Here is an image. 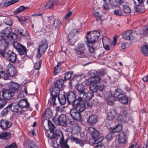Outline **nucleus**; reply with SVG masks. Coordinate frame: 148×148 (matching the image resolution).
Returning a JSON list of instances; mask_svg holds the SVG:
<instances>
[{
    "mask_svg": "<svg viewBox=\"0 0 148 148\" xmlns=\"http://www.w3.org/2000/svg\"><path fill=\"white\" fill-rule=\"evenodd\" d=\"M76 88L78 91L77 101L83 100L87 101L92 99V94L90 93L89 91H84L85 86L83 84H77Z\"/></svg>",
    "mask_w": 148,
    "mask_h": 148,
    "instance_id": "1",
    "label": "nucleus"
},
{
    "mask_svg": "<svg viewBox=\"0 0 148 148\" xmlns=\"http://www.w3.org/2000/svg\"><path fill=\"white\" fill-rule=\"evenodd\" d=\"M74 51L75 53L80 58H85L88 56L86 47L85 43L83 42L78 43L74 49Z\"/></svg>",
    "mask_w": 148,
    "mask_h": 148,
    "instance_id": "2",
    "label": "nucleus"
},
{
    "mask_svg": "<svg viewBox=\"0 0 148 148\" xmlns=\"http://www.w3.org/2000/svg\"><path fill=\"white\" fill-rule=\"evenodd\" d=\"M90 130H92L91 135L92 138L89 139V142L91 145L95 144L96 143L100 142L103 139L104 137L100 134L99 132L93 127H91Z\"/></svg>",
    "mask_w": 148,
    "mask_h": 148,
    "instance_id": "3",
    "label": "nucleus"
},
{
    "mask_svg": "<svg viewBox=\"0 0 148 148\" xmlns=\"http://www.w3.org/2000/svg\"><path fill=\"white\" fill-rule=\"evenodd\" d=\"M100 36V33L97 30L95 31L92 32L90 31L88 32L86 36V43L88 44H94Z\"/></svg>",
    "mask_w": 148,
    "mask_h": 148,
    "instance_id": "4",
    "label": "nucleus"
},
{
    "mask_svg": "<svg viewBox=\"0 0 148 148\" xmlns=\"http://www.w3.org/2000/svg\"><path fill=\"white\" fill-rule=\"evenodd\" d=\"M114 96L115 97H117L119 101L123 104H126L128 103V97L120 89L115 90Z\"/></svg>",
    "mask_w": 148,
    "mask_h": 148,
    "instance_id": "5",
    "label": "nucleus"
},
{
    "mask_svg": "<svg viewBox=\"0 0 148 148\" xmlns=\"http://www.w3.org/2000/svg\"><path fill=\"white\" fill-rule=\"evenodd\" d=\"M67 100L69 104H72L73 107L76 103L78 102V106L81 103L82 100L77 101V98H76L75 93L73 91H71L66 94Z\"/></svg>",
    "mask_w": 148,
    "mask_h": 148,
    "instance_id": "6",
    "label": "nucleus"
},
{
    "mask_svg": "<svg viewBox=\"0 0 148 148\" xmlns=\"http://www.w3.org/2000/svg\"><path fill=\"white\" fill-rule=\"evenodd\" d=\"M77 103H76L73 107L74 108L71 110L70 112V115L73 119L75 120L82 121V117L80 113L78 112L79 110L77 109V108L79 107L78 106Z\"/></svg>",
    "mask_w": 148,
    "mask_h": 148,
    "instance_id": "7",
    "label": "nucleus"
},
{
    "mask_svg": "<svg viewBox=\"0 0 148 148\" xmlns=\"http://www.w3.org/2000/svg\"><path fill=\"white\" fill-rule=\"evenodd\" d=\"M64 85V81L60 79L57 80L54 84V88L52 91L53 95H59L60 90Z\"/></svg>",
    "mask_w": 148,
    "mask_h": 148,
    "instance_id": "8",
    "label": "nucleus"
},
{
    "mask_svg": "<svg viewBox=\"0 0 148 148\" xmlns=\"http://www.w3.org/2000/svg\"><path fill=\"white\" fill-rule=\"evenodd\" d=\"M14 48L17 50L19 54L22 56L26 55L27 51L26 47L17 42H14L13 43Z\"/></svg>",
    "mask_w": 148,
    "mask_h": 148,
    "instance_id": "9",
    "label": "nucleus"
},
{
    "mask_svg": "<svg viewBox=\"0 0 148 148\" xmlns=\"http://www.w3.org/2000/svg\"><path fill=\"white\" fill-rule=\"evenodd\" d=\"M90 99L88 100H83L81 103L79 104V107L77 108V109L79 110L80 112H83L86 108H90L92 106V103Z\"/></svg>",
    "mask_w": 148,
    "mask_h": 148,
    "instance_id": "10",
    "label": "nucleus"
},
{
    "mask_svg": "<svg viewBox=\"0 0 148 148\" xmlns=\"http://www.w3.org/2000/svg\"><path fill=\"white\" fill-rule=\"evenodd\" d=\"M41 43V45L39 46L38 50V53L37 54V56L39 57H40L41 55L43 54L45 52L48 47V43L45 39L42 40Z\"/></svg>",
    "mask_w": 148,
    "mask_h": 148,
    "instance_id": "11",
    "label": "nucleus"
},
{
    "mask_svg": "<svg viewBox=\"0 0 148 148\" xmlns=\"http://www.w3.org/2000/svg\"><path fill=\"white\" fill-rule=\"evenodd\" d=\"M8 45V43L5 40H0V54L3 58H4L5 57V51Z\"/></svg>",
    "mask_w": 148,
    "mask_h": 148,
    "instance_id": "12",
    "label": "nucleus"
},
{
    "mask_svg": "<svg viewBox=\"0 0 148 148\" xmlns=\"http://www.w3.org/2000/svg\"><path fill=\"white\" fill-rule=\"evenodd\" d=\"M5 54L6 56L5 58H6L8 61L12 63L16 62L17 59V55L13 51L8 50Z\"/></svg>",
    "mask_w": 148,
    "mask_h": 148,
    "instance_id": "13",
    "label": "nucleus"
},
{
    "mask_svg": "<svg viewBox=\"0 0 148 148\" xmlns=\"http://www.w3.org/2000/svg\"><path fill=\"white\" fill-rule=\"evenodd\" d=\"M136 35V32L129 30L124 32L122 34V36L125 40H133L135 37Z\"/></svg>",
    "mask_w": 148,
    "mask_h": 148,
    "instance_id": "14",
    "label": "nucleus"
},
{
    "mask_svg": "<svg viewBox=\"0 0 148 148\" xmlns=\"http://www.w3.org/2000/svg\"><path fill=\"white\" fill-rule=\"evenodd\" d=\"M7 72L10 77H13L17 75V71L16 68L14 65L10 63L7 66Z\"/></svg>",
    "mask_w": 148,
    "mask_h": 148,
    "instance_id": "15",
    "label": "nucleus"
},
{
    "mask_svg": "<svg viewBox=\"0 0 148 148\" xmlns=\"http://www.w3.org/2000/svg\"><path fill=\"white\" fill-rule=\"evenodd\" d=\"M14 93L9 90H4L2 94V96L5 99L9 100L12 99L14 96Z\"/></svg>",
    "mask_w": 148,
    "mask_h": 148,
    "instance_id": "16",
    "label": "nucleus"
},
{
    "mask_svg": "<svg viewBox=\"0 0 148 148\" xmlns=\"http://www.w3.org/2000/svg\"><path fill=\"white\" fill-rule=\"evenodd\" d=\"M101 81V78L99 76L96 77H91L86 81V84L87 85L91 84H97Z\"/></svg>",
    "mask_w": 148,
    "mask_h": 148,
    "instance_id": "17",
    "label": "nucleus"
},
{
    "mask_svg": "<svg viewBox=\"0 0 148 148\" xmlns=\"http://www.w3.org/2000/svg\"><path fill=\"white\" fill-rule=\"evenodd\" d=\"M12 125L11 122L6 119H3L0 121V127L3 130H5L10 127Z\"/></svg>",
    "mask_w": 148,
    "mask_h": 148,
    "instance_id": "18",
    "label": "nucleus"
},
{
    "mask_svg": "<svg viewBox=\"0 0 148 148\" xmlns=\"http://www.w3.org/2000/svg\"><path fill=\"white\" fill-rule=\"evenodd\" d=\"M118 136L119 137L118 141L120 145H123L126 143L127 141V137L124 132L118 134Z\"/></svg>",
    "mask_w": 148,
    "mask_h": 148,
    "instance_id": "19",
    "label": "nucleus"
},
{
    "mask_svg": "<svg viewBox=\"0 0 148 148\" xmlns=\"http://www.w3.org/2000/svg\"><path fill=\"white\" fill-rule=\"evenodd\" d=\"M12 31L11 28L10 27H7L2 31L0 33V36L1 38H3L9 35V34Z\"/></svg>",
    "mask_w": 148,
    "mask_h": 148,
    "instance_id": "20",
    "label": "nucleus"
},
{
    "mask_svg": "<svg viewBox=\"0 0 148 148\" xmlns=\"http://www.w3.org/2000/svg\"><path fill=\"white\" fill-rule=\"evenodd\" d=\"M58 2L54 0H49L44 6V8L45 10L48 9H52L54 6L57 5Z\"/></svg>",
    "mask_w": 148,
    "mask_h": 148,
    "instance_id": "21",
    "label": "nucleus"
},
{
    "mask_svg": "<svg viewBox=\"0 0 148 148\" xmlns=\"http://www.w3.org/2000/svg\"><path fill=\"white\" fill-rule=\"evenodd\" d=\"M97 117L96 115L93 114L89 117L87 121L90 125H92L97 122Z\"/></svg>",
    "mask_w": 148,
    "mask_h": 148,
    "instance_id": "22",
    "label": "nucleus"
},
{
    "mask_svg": "<svg viewBox=\"0 0 148 148\" xmlns=\"http://www.w3.org/2000/svg\"><path fill=\"white\" fill-rule=\"evenodd\" d=\"M12 106L13 107V109L12 111L14 112H15L18 115H20L22 113V107H21L19 105L17 104H12Z\"/></svg>",
    "mask_w": 148,
    "mask_h": 148,
    "instance_id": "23",
    "label": "nucleus"
},
{
    "mask_svg": "<svg viewBox=\"0 0 148 148\" xmlns=\"http://www.w3.org/2000/svg\"><path fill=\"white\" fill-rule=\"evenodd\" d=\"M133 1L134 4L136 5L135 8V10L136 12L140 13H142L145 11V9L144 6L141 5H137L134 0H133Z\"/></svg>",
    "mask_w": 148,
    "mask_h": 148,
    "instance_id": "24",
    "label": "nucleus"
},
{
    "mask_svg": "<svg viewBox=\"0 0 148 148\" xmlns=\"http://www.w3.org/2000/svg\"><path fill=\"white\" fill-rule=\"evenodd\" d=\"M25 145L26 148H38L36 143L30 139L26 141Z\"/></svg>",
    "mask_w": 148,
    "mask_h": 148,
    "instance_id": "25",
    "label": "nucleus"
},
{
    "mask_svg": "<svg viewBox=\"0 0 148 148\" xmlns=\"http://www.w3.org/2000/svg\"><path fill=\"white\" fill-rule=\"evenodd\" d=\"M15 31L18 33L20 35L23 36H26L29 35L27 31L24 29H23L20 27H17L15 29Z\"/></svg>",
    "mask_w": 148,
    "mask_h": 148,
    "instance_id": "26",
    "label": "nucleus"
},
{
    "mask_svg": "<svg viewBox=\"0 0 148 148\" xmlns=\"http://www.w3.org/2000/svg\"><path fill=\"white\" fill-rule=\"evenodd\" d=\"M9 87L10 89L16 92L18 91L20 87V85L18 84L12 82H10L9 84Z\"/></svg>",
    "mask_w": 148,
    "mask_h": 148,
    "instance_id": "27",
    "label": "nucleus"
},
{
    "mask_svg": "<svg viewBox=\"0 0 148 148\" xmlns=\"http://www.w3.org/2000/svg\"><path fill=\"white\" fill-rule=\"evenodd\" d=\"M52 115V113L51 110L49 108L46 109L44 113L42 116V118L44 120H46L47 118H50L51 117Z\"/></svg>",
    "mask_w": 148,
    "mask_h": 148,
    "instance_id": "28",
    "label": "nucleus"
},
{
    "mask_svg": "<svg viewBox=\"0 0 148 148\" xmlns=\"http://www.w3.org/2000/svg\"><path fill=\"white\" fill-rule=\"evenodd\" d=\"M62 25L61 22L58 19H55L51 23L52 28L55 29H58Z\"/></svg>",
    "mask_w": 148,
    "mask_h": 148,
    "instance_id": "29",
    "label": "nucleus"
},
{
    "mask_svg": "<svg viewBox=\"0 0 148 148\" xmlns=\"http://www.w3.org/2000/svg\"><path fill=\"white\" fill-rule=\"evenodd\" d=\"M21 107L24 108L29 107V104L26 99H23L20 100L18 103Z\"/></svg>",
    "mask_w": 148,
    "mask_h": 148,
    "instance_id": "30",
    "label": "nucleus"
},
{
    "mask_svg": "<svg viewBox=\"0 0 148 148\" xmlns=\"http://www.w3.org/2000/svg\"><path fill=\"white\" fill-rule=\"evenodd\" d=\"M12 104L9 105L7 107L4 108L3 110L1 112V115L3 116H6L8 114L9 110L10 108H12Z\"/></svg>",
    "mask_w": 148,
    "mask_h": 148,
    "instance_id": "31",
    "label": "nucleus"
},
{
    "mask_svg": "<svg viewBox=\"0 0 148 148\" xmlns=\"http://www.w3.org/2000/svg\"><path fill=\"white\" fill-rule=\"evenodd\" d=\"M51 98H50L48 102L50 103V104L53 106H55L56 105V98L59 95H52V92L51 93Z\"/></svg>",
    "mask_w": 148,
    "mask_h": 148,
    "instance_id": "32",
    "label": "nucleus"
},
{
    "mask_svg": "<svg viewBox=\"0 0 148 148\" xmlns=\"http://www.w3.org/2000/svg\"><path fill=\"white\" fill-rule=\"evenodd\" d=\"M122 129V125L120 124H117L114 127L110 129L111 132L114 133L115 132H119Z\"/></svg>",
    "mask_w": 148,
    "mask_h": 148,
    "instance_id": "33",
    "label": "nucleus"
},
{
    "mask_svg": "<svg viewBox=\"0 0 148 148\" xmlns=\"http://www.w3.org/2000/svg\"><path fill=\"white\" fill-rule=\"evenodd\" d=\"M141 53L145 56H148V45H143L140 48Z\"/></svg>",
    "mask_w": 148,
    "mask_h": 148,
    "instance_id": "34",
    "label": "nucleus"
},
{
    "mask_svg": "<svg viewBox=\"0 0 148 148\" xmlns=\"http://www.w3.org/2000/svg\"><path fill=\"white\" fill-rule=\"evenodd\" d=\"M29 8V7L25 6H21L18 8L16 9L14 12L15 14H17L22 11H25L26 10Z\"/></svg>",
    "mask_w": 148,
    "mask_h": 148,
    "instance_id": "35",
    "label": "nucleus"
},
{
    "mask_svg": "<svg viewBox=\"0 0 148 148\" xmlns=\"http://www.w3.org/2000/svg\"><path fill=\"white\" fill-rule=\"evenodd\" d=\"M56 136L57 137L56 140H57L58 138H60V144L65 142L63 135L60 132H57L56 134Z\"/></svg>",
    "mask_w": 148,
    "mask_h": 148,
    "instance_id": "36",
    "label": "nucleus"
},
{
    "mask_svg": "<svg viewBox=\"0 0 148 148\" xmlns=\"http://www.w3.org/2000/svg\"><path fill=\"white\" fill-rule=\"evenodd\" d=\"M58 99L61 104L64 105L65 104L66 102V98L65 95H60L58 96Z\"/></svg>",
    "mask_w": 148,
    "mask_h": 148,
    "instance_id": "37",
    "label": "nucleus"
},
{
    "mask_svg": "<svg viewBox=\"0 0 148 148\" xmlns=\"http://www.w3.org/2000/svg\"><path fill=\"white\" fill-rule=\"evenodd\" d=\"M59 119L60 122V125H64L66 124V117L63 114H61L59 115Z\"/></svg>",
    "mask_w": 148,
    "mask_h": 148,
    "instance_id": "38",
    "label": "nucleus"
},
{
    "mask_svg": "<svg viewBox=\"0 0 148 148\" xmlns=\"http://www.w3.org/2000/svg\"><path fill=\"white\" fill-rule=\"evenodd\" d=\"M10 133L6 132H2L0 134V139H8L10 138Z\"/></svg>",
    "mask_w": 148,
    "mask_h": 148,
    "instance_id": "39",
    "label": "nucleus"
},
{
    "mask_svg": "<svg viewBox=\"0 0 148 148\" xmlns=\"http://www.w3.org/2000/svg\"><path fill=\"white\" fill-rule=\"evenodd\" d=\"M89 87L90 90L91 92L90 93H92L93 97V93L96 92L98 90L97 85V84H91Z\"/></svg>",
    "mask_w": 148,
    "mask_h": 148,
    "instance_id": "40",
    "label": "nucleus"
},
{
    "mask_svg": "<svg viewBox=\"0 0 148 148\" xmlns=\"http://www.w3.org/2000/svg\"><path fill=\"white\" fill-rule=\"evenodd\" d=\"M73 141L75 142L77 144H79L81 147H83L84 145V141L78 138L75 137L73 138Z\"/></svg>",
    "mask_w": 148,
    "mask_h": 148,
    "instance_id": "41",
    "label": "nucleus"
},
{
    "mask_svg": "<svg viewBox=\"0 0 148 148\" xmlns=\"http://www.w3.org/2000/svg\"><path fill=\"white\" fill-rule=\"evenodd\" d=\"M125 5H122L123 7V11L124 13L126 14L127 15H130L131 14V10L130 8Z\"/></svg>",
    "mask_w": 148,
    "mask_h": 148,
    "instance_id": "42",
    "label": "nucleus"
},
{
    "mask_svg": "<svg viewBox=\"0 0 148 148\" xmlns=\"http://www.w3.org/2000/svg\"><path fill=\"white\" fill-rule=\"evenodd\" d=\"M59 115L58 114H56L52 119V121L56 125H60V122L59 119Z\"/></svg>",
    "mask_w": 148,
    "mask_h": 148,
    "instance_id": "43",
    "label": "nucleus"
},
{
    "mask_svg": "<svg viewBox=\"0 0 148 148\" xmlns=\"http://www.w3.org/2000/svg\"><path fill=\"white\" fill-rule=\"evenodd\" d=\"M81 128L78 125H76L72 127V132L74 134H77L81 131Z\"/></svg>",
    "mask_w": 148,
    "mask_h": 148,
    "instance_id": "44",
    "label": "nucleus"
},
{
    "mask_svg": "<svg viewBox=\"0 0 148 148\" xmlns=\"http://www.w3.org/2000/svg\"><path fill=\"white\" fill-rule=\"evenodd\" d=\"M3 22L6 25L10 26L12 25V22L11 18L10 17H7L3 20Z\"/></svg>",
    "mask_w": 148,
    "mask_h": 148,
    "instance_id": "45",
    "label": "nucleus"
},
{
    "mask_svg": "<svg viewBox=\"0 0 148 148\" xmlns=\"http://www.w3.org/2000/svg\"><path fill=\"white\" fill-rule=\"evenodd\" d=\"M109 3L111 7L114 8L117 6V3L116 0H108Z\"/></svg>",
    "mask_w": 148,
    "mask_h": 148,
    "instance_id": "46",
    "label": "nucleus"
},
{
    "mask_svg": "<svg viewBox=\"0 0 148 148\" xmlns=\"http://www.w3.org/2000/svg\"><path fill=\"white\" fill-rule=\"evenodd\" d=\"M7 38L10 39L15 40L17 38V36L15 33L11 32Z\"/></svg>",
    "mask_w": 148,
    "mask_h": 148,
    "instance_id": "47",
    "label": "nucleus"
},
{
    "mask_svg": "<svg viewBox=\"0 0 148 148\" xmlns=\"http://www.w3.org/2000/svg\"><path fill=\"white\" fill-rule=\"evenodd\" d=\"M48 124L51 132L53 131L55 128V126L49 120L48 121Z\"/></svg>",
    "mask_w": 148,
    "mask_h": 148,
    "instance_id": "48",
    "label": "nucleus"
},
{
    "mask_svg": "<svg viewBox=\"0 0 148 148\" xmlns=\"http://www.w3.org/2000/svg\"><path fill=\"white\" fill-rule=\"evenodd\" d=\"M94 15L96 17V20L97 21H98L99 20H101V21H102L101 18L102 17L101 15L98 12H95L94 13Z\"/></svg>",
    "mask_w": 148,
    "mask_h": 148,
    "instance_id": "49",
    "label": "nucleus"
},
{
    "mask_svg": "<svg viewBox=\"0 0 148 148\" xmlns=\"http://www.w3.org/2000/svg\"><path fill=\"white\" fill-rule=\"evenodd\" d=\"M50 134H48V137L51 139H53L54 140H56L57 137L56 136V134L57 132L56 133V134L53 132H51Z\"/></svg>",
    "mask_w": 148,
    "mask_h": 148,
    "instance_id": "50",
    "label": "nucleus"
},
{
    "mask_svg": "<svg viewBox=\"0 0 148 148\" xmlns=\"http://www.w3.org/2000/svg\"><path fill=\"white\" fill-rule=\"evenodd\" d=\"M5 100L0 98V109L3 108L6 104L7 101Z\"/></svg>",
    "mask_w": 148,
    "mask_h": 148,
    "instance_id": "51",
    "label": "nucleus"
},
{
    "mask_svg": "<svg viewBox=\"0 0 148 148\" xmlns=\"http://www.w3.org/2000/svg\"><path fill=\"white\" fill-rule=\"evenodd\" d=\"M86 44L88 47V50L90 52L92 53H94L95 51V48L94 46V44H93V45L91 46L88 44Z\"/></svg>",
    "mask_w": 148,
    "mask_h": 148,
    "instance_id": "52",
    "label": "nucleus"
},
{
    "mask_svg": "<svg viewBox=\"0 0 148 148\" xmlns=\"http://www.w3.org/2000/svg\"><path fill=\"white\" fill-rule=\"evenodd\" d=\"M1 74H0L1 77H2L4 79H7L8 77V74L5 73L4 71H1L0 72Z\"/></svg>",
    "mask_w": 148,
    "mask_h": 148,
    "instance_id": "53",
    "label": "nucleus"
},
{
    "mask_svg": "<svg viewBox=\"0 0 148 148\" xmlns=\"http://www.w3.org/2000/svg\"><path fill=\"white\" fill-rule=\"evenodd\" d=\"M72 73L70 72H67L64 74V79L66 81L70 79Z\"/></svg>",
    "mask_w": 148,
    "mask_h": 148,
    "instance_id": "54",
    "label": "nucleus"
},
{
    "mask_svg": "<svg viewBox=\"0 0 148 148\" xmlns=\"http://www.w3.org/2000/svg\"><path fill=\"white\" fill-rule=\"evenodd\" d=\"M110 39L106 37H103L102 38V42L103 44H109L110 43Z\"/></svg>",
    "mask_w": 148,
    "mask_h": 148,
    "instance_id": "55",
    "label": "nucleus"
},
{
    "mask_svg": "<svg viewBox=\"0 0 148 148\" xmlns=\"http://www.w3.org/2000/svg\"><path fill=\"white\" fill-rule=\"evenodd\" d=\"M113 14L114 15L118 16H121L123 14L121 11L119 9L114 10V11Z\"/></svg>",
    "mask_w": 148,
    "mask_h": 148,
    "instance_id": "56",
    "label": "nucleus"
},
{
    "mask_svg": "<svg viewBox=\"0 0 148 148\" xmlns=\"http://www.w3.org/2000/svg\"><path fill=\"white\" fill-rule=\"evenodd\" d=\"M98 72L95 70H92L90 72V74L91 76V77H94L98 76Z\"/></svg>",
    "mask_w": 148,
    "mask_h": 148,
    "instance_id": "57",
    "label": "nucleus"
},
{
    "mask_svg": "<svg viewBox=\"0 0 148 148\" xmlns=\"http://www.w3.org/2000/svg\"><path fill=\"white\" fill-rule=\"evenodd\" d=\"M83 74L76 75H75L74 79L79 81L83 78Z\"/></svg>",
    "mask_w": 148,
    "mask_h": 148,
    "instance_id": "58",
    "label": "nucleus"
},
{
    "mask_svg": "<svg viewBox=\"0 0 148 148\" xmlns=\"http://www.w3.org/2000/svg\"><path fill=\"white\" fill-rule=\"evenodd\" d=\"M98 90L101 91L103 90L104 87V86L103 84L99 83L97 84Z\"/></svg>",
    "mask_w": 148,
    "mask_h": 148,
    "instance_id": "59",
    "label": "nucleus"
},
{
    "mask_svg": "<svg viewBox=\"0 0 148 148\" xmlns=\"http://www.w3.org/2000/svg\"><path fill=\"white\" fill-rule=\"evenodd\" d=\"M125 118L123 115H120L118 116L117 119V121L120 123H122L123 121Z\"/></svg>",
    "mask_w": 148,
    "mask_h": 148,
    "instance_id": "60",
    "label": "nucleus"
},
{
    "mask_svg": "<svg viewBox=\"0 0 148 148\" xmlns=\"http://www.w3.org/2000/svg\"><path fill=\"white\" fill-rule=\"evenodd\" d=\"M97 144L93 148H103L104 146L100 142L96 143Z\"/></svg>",
    "mask_w": 148,
    "mask_h": 148,
    "instance_id": "61",
    "label": "nucleus"
},
{
    "mask_svg": "<svg viewBox=\"0 0 148 148\" xmlns=\"http://www.w3.org/2000/svg\"><path fill=\"white\" fill-rule=\"evenodd\" d=\"M61 148H69V146L67 145L66 142H64L60 144Z\"/></svg>",
    "mask_w": 148,
    "mask_h": 148,
    "instance_id": "62",
    "label": "nucleus"
},
{
    "mask_svg": "<svg viewBox=\"0 0 148 148\" xmlns=\"http://www.w3.org/2000/svg\"><path fill=\"white\" fill-rule=\"evenodd\" d=\"M143 34L144 35L148 36V26L144 27L143 31Z\"/></svg>",
    "mask_w": 148,
    "mask_h": 148,
    "instance_id": "63",
    "label": "nucleus"
},
{
    "mask_svg": "<svg viewBox=\"0 0 148 148\" xmlns=\"http://www.w3.org/2000/svg\"><path fill=\"white\" fill-rule=\"evenodd\" d=\"M5 148H17V146L15 143H13L10 145L5 147Z\"/></svg>",
    "mask_w": 148,
    "mask_h": 148,
    "instance_id": "64",
    "label": "nucleus"
}]
</instances>
